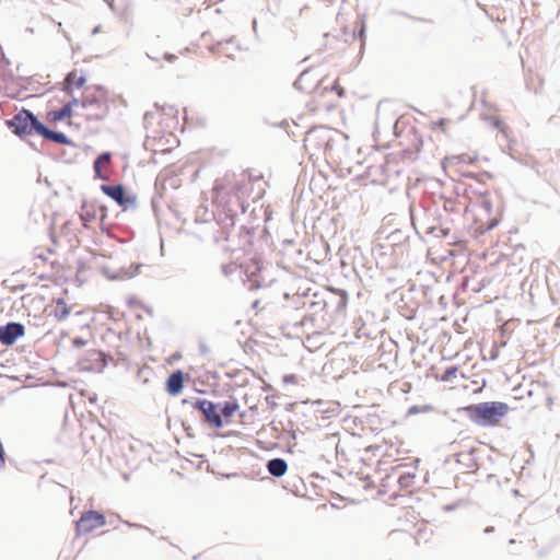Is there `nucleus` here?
I'll list each match as a JSON object with an SVG mask.
<instances>
[{"instance_id": "obj_38", "label": "nucleus", "mask_w": 560, "mask_h": 560, "mask_svg": "<svg viewBox=\"0 0 560 560\" xmlns=\"http://www.w3.org/2000/svg\"><path fill=\"white\" fill-rule=\"evenodd\" d=\"M94 171V177L102 180L108 179V174L104 173L102 170H93Z\"/></svg>"}, {"instance_id": "obj_32", "label": "nucleus", "mask_w": 560, "mask_h": 560, "mask_svg": "<svg viewBox=\"0 0 560 560\" xmlns=\"http://www.w3.org/2000/svg\"><path fill=\"white\" fill-rule=\"evenodd\" d=\"M155 118V113L154 112H145L144 115H143V125L145 128L149 127V125L151 124V121Z\"/></svg>"}, {"instance_id": "obj_13", "label": "nucleus", "mask_w": 560, "mask_h": 560, "mask_svg": "<svg viewBox=\"0 0 560 560\" xmlns=\"http://www.w3.org/2000/svg\"><path fill=\"white\" fill-rule=\"evenodd\" d=\"M142 267H144L143 264H131L128 268H120L119 271L115 275H108V278L112 280L130 279L138 275Z\"/></svg>"}, {"instance_id": "obj_9", "label": "nucleus", "mask_w": 560, "mask_h": 560, "mask_svg": "<svg viewBox=\"0 0 560 560\" xmlns=\"http://www.w3.org/2000/svg\"><path fill=\"white\" fill-rule=\"evenodd\" d=\"M81 106L83 108H93L94 113L88 115V119L101 120L106 114V106L102 101L94 95H84L81 98Z\"/></svg>"}, {"instance_id": "obj_28", "label": "nucleus", "mask_w": 560, "mask_h": 560, "mask_svg": "<svg viewBox=\"0 0 560 560\" xmlns=\"http://www.w3.org/2000/svg\"><path fill=\"white\" fill-rule=\"evenodd\" d=\"M431 409H432V407H431V406H429V405H424V406H422V407L415 405V406H411V407L408 409V415H417V413H419V412H421V411H429V410H431Z\"/></svg>"}, {"instance_id": "obj_55", "label": "nucleus", "mask_w": 560, "mask_h": 560, "mask_svg": "<svg viewBox=\"0 0 560 560\" xmlns=\"http://www.w3.org/2000/svg\"><path fill=\"white\" fill-rule=\"evenodd\" d=\"M100 30H101V26H100V25L95 26V27L93 28V31H92V34H93V35L97 34V33L100 32Z\"/></svg>"}, {"instance_id": "obj_45", "label": "nucleus", "mask_w": 560, "mask_h": 560, "mask_svg": "<svg viewBox=\"0 0 560 560\" xmlns=\"http://www.w3.org/2000/svg\"><path fill=\"white\" fill-rule=\"evenodd\" d=\"M222 43H223V40H220V42L215 43L214 45H212L210 47V51L213 52V54L218 52L219 51V47L222 45Z\"/></svg>"}, {"instance_id": "obj_17", "label": "nucleus", "mask_w": 560, "mask_h": 560, "mask_svg": "<svg viewBox=\"0 0 560 560\" xmlns=\"http://www.w3.org/2000/svg\"><path fill=\"white\" fill-rule=\"evenodd\" d=\"M86 82L85 75L77 77L74 71L69 72L66 75L65 83H66V92H71V86L74 85L75 88L80 89L82 88Z\"/></svg>"}, {"instance_id": "obj_44", "label": "nucleus", "mask_w": 560, "mask_h": 560, "mask_svg": "<svg viewBox=\"0 0 560 560\" xmlns=\"http://www.w3.org/2000/svg\"><path fill=\"white\" fill-rule=\"evenodd\" d=\"M164 59L168 62H173L177 59V57L174 54L166 52L164 54Z\"/></svg>"}, {"instance_id": "obj_59", "label": "nucleus", "mask_w": 560, "mask_h": 560, "mask_svg": "<svg viewBox=\"0 0 560 560\" xmlns=\"http://www.w3.org/2000/svg\"><path fill=\"white\" fill-rule=\"evenodd\" d=\"M180 357H182V355H180V353H178V352H177V353H175V354L173 355V358H174V359H179Z\"/></svg>"}, {"instance_id": "obj_19", "label": "nucleus", "mask_w": 560, "mask_h": 560, "mask_svg": "<svg viewBox=\"0 0 560 560\" xmlns=\"http://www.w3.org/2000/svg\"><path fill=\"white\" fill-rule=\"evenodd\" d=\"M416 475L413 472H404L398 477L400 489H410L413 486Z\"/></svg>"}, {"instance_id": "obj_11", "label": "nucleus", "mask_w": 560, "mask_h": 560, "mask_svg": "<svg viewBox=\"0 0 560 560\" xmlns=\"http://www.w3.org/2000/svg\"><path fill=\"white\" fill-rule=\"evenodd\" d=\"M40 137L45 140H48V141H51V142H55L58 144L73 145L72 140L67 135H65L61 131L51 130L46 125L44 126Z\"/></svg>"}, {"instance_id": "obj_41", "label": "nucleus", "mask_w": 560, "mask_h": 560, "mask_svg": "<svg viewBox=\"0 0 560 560\" xmlns=\"http://www.w3.org/2000/svg\"><path fill=\"white\" fill-rule=\"evenodd\" d=\"M124 523H125L127 526H129V527L144 528V526H142V525H140V524L130 523V522H128V521H125ZM145 529H147L151 535H153V534H154V532H153L151 528L145 527Z\"/></svg>"}, {"instance_id": "obj_46", "label": "nucleus", "mask_w": 560, "mask_h": 560, "mask_svg": "<svg viewBox=\"0 0 560 560\" xmlns=\"http://www.w3.org/2000/svg\"><path fill=\"white\" fill-rule=\"evenodd\" d=\"M446 121L447 120L445 118H440L438 121L433 122L434 128L435 127L442 128L446 124Z\"/></svg>"}, {"instance_id": "obj_15", "label": "nucleus", "mask_w": 560, "mask_h": 560, "mask_svg": "<svg viewBox=\"0 0 560 560\" xmlns=\"http://www.w3.org/2000/svg\"><path fill=\"white\" fill-rule=\"evenodd\" d=\"M56 307L52 312L54 317L58 322L65 320L71 313V308L67 305L65 299L58 298L56 301Z\"/></svg>"}, {"instance_id": "obj_23", "label": "nucleus", "mask_w": 560, "mask_h": 560, "mask_svg": "<svg viewBox=\"0 0 560 560\" xmlns=\"http://www.w3.org/2000/svg\"><path fill=\"white\" fill-rule=\"evenodd\" d=\"M392 14H396V15H400V16H404L406 19H409L411 21H418V22H422V23H429V24H432L433 23V20L431 19H425V18H417V16H413L409 13H406V12H402V11H396V10H393L390 12Z\"/></svg>"}, {"instance_id": "obj_1", "label": "nucleus", "mask_w": 560, "mask_h": 560, "mask_svg": "<svg viewBox=\"0 0 560 560\" xmlns=\"http://www.w3.org/2000/svg\"><path fill=\"white\" fill-rule=\"evenodd\" d=\"M214 189L219 192L226 190L229 200L218 212V221L223 229L234 228L236 217L244 214L248 202L247 199H258L264 194L260 175H253L249 171H243L240 174H226L223 183H215Z\"/></svg>"}, {"instance_id": "obj_5", "label": "nucleus", "mask_w": 560, "mask_h": 560, "mask_svg": "<svg viewBox=\"0 0 560 560\" xmlns=\"http://www.w3.org/2000/svg\"><path fill=\"white\" fill-rule=\"evenodd\" d=\"M183 405H191L194 409L200 411L203 415V421L209 423L215 429H221L224 425L222 416L219 413L218 408L220 404H215L211 400L197 398L195 401H190L185 398L182 400Z\"/></svg>"}, {"instance_id": "obj_22", "label": "nucleus", "mask_w": 560, "mask_h": 560, "mask_svg": "<svg viewBox=\"0 0 560 560\" xmlns=\"http://www.w3.org/2000/svg\"><path fill=\"white\" fill-rule=\"evenodd\" d=\"M458 372V368L455 365L447 366L444 372L440 376L441 382H451L453 378L456 377Z\"/></svg>"}, {"instance_id": "obj_31", "label": "nucleus", "mask_w": 560, "mask_h": 560, "mask_svg": "<svg viewBox=\"0 0 560 560\" xmlns=\"http://www.w3.org/2000/svg\"><path fill=\"white\" fill-rule=\"evenodd\" d=\"M480 207L485 210V212L490 215L492 212V203L488 198H482L480 201Z\"/></svg>"}, {"instance_id": "obj_56", "label": "nucleus", "mask_w": 560, "mask_h": 560, "mask_svg": "<svg viewBox=\"0 0 560 560\" xmlns=\"http://www.w3.org/2000/svg\"><path fill=\"white\" fill-rule=\"evenodd\" d=\"M253 31L255 33L257 32V21L256 20L253 21Z\"/></svg>"}, {"instance_id": "obj_26", "label": "nucleus", "mask_w": 560, "mask_h": 560, "mask_svg": "<svg viewBox=\"0 0 560 560\" xmlns=\"http://www.w3.org/2000/svg\"><path fill=\"white\" fill-rule=\"evenodd\" d=\"M249 282H250V284H249L250 289L264 288L267 285L262 276H257V277L250 279Z\"/></svg>"}, {"instance_id": "obj_10", "label": "nucleus", "mask_w": 560, "mask_h": 560, "mask_svg": "<svg viewBox=\"0 0 560 560\" xmlns=\"http://www.w3.org/2000/svg\"><path fill=\"white\" fill-rule=\"evenodd\" d=\"M185 373L182 370L172 372L165 382V389L171 396H177L184 388Z\"/></svg>"}, {"instance_id": "obj_30", "label": "nucleus", "mask_w": 560, "mask_h": 560, "mask_svg": "<svg viewBox=\"0 0 560 560\" xmlns=\"http://www.w3.org/2000/svg\"><path fill=\"white\" fill-rule=\"evenodd\" d=\"M308 71L307 70H304L300 75L299 78L294 81L293 85L295 89L298 90H301V91H304L305 89L303 88L302 85V82L304 80V78L307 75Z\"/></svg>"}, {"instance_id": "obj_58", "label": "nucleus", "mask_w": 560, "mask_h": 560, "mask_svg": "<svg viewBox=\"0 0 560 560\" xmlns=\"http://www.w3.org/2000/svg\"><path fill=\"white\" fill-rule=\"evenodd\" d=\"M145 56H147L149 59H151V60H155V61H158V59H156V58L152 57V56H151V55H149L148 52L145 54Z\"/></svg>"}, {"instance_id": "obj_60", "label": "nucleus", "mask_w": 560, "mask_h": 560, "mask_svg": "<svg viewBox=\"0 0 560 560\" xmlns=\"http://www.w3.org/2000/svg\"><path fill=\"white\" fill-rule=\"evenodd\" d=\"M258 303H259V301H258V300H256V301L254 302V304H253V307H258Z\"/></svg>"}, {"instance_id": "obj_57", "label": "nucleus", "mask_w": 560, "mask_h": 560, "mask_svg": "<svg viewBox=\"0 0 560 560\" xmlns=\"http://www.w3.org/2000/svg\"><path fill=\"white\" fill-rule=\"evenodd\" d=\"M233 39H234V37H233V36H231V37L226 38V39L224 40V43H228V44H229V43H232V42H233Z\"/></svg>"}, {"instance_id": "obj_7", "label": "nucleus", "mask_w": 560, "mask_h": 560, "mask_svg": "<svg viewBox=\"0 0 560 560\" xmlns=\"http://www.w3.org/2000/svg\"><path fill=\"white\" fill-rule=\"evenodd\" d=\"M106 524L104 514L89 510L81 514L80 518L75 522V529L78 534H88L92 530L102 527Z\"/></svg>"}, {"instance_id": "obj_27", "label": "nucleus", "mask_w": 560, "mask_h": 560, "mask_svg": "<svg viewBox=\"0 0 560 560\" xmlns=\"http://www.w3.org/2000/svg\"><path fill=\"white\" fill-rule=\"evenodd\" d=\"M110 160H112V153L106 151V152H102V153H100V154L95 158V160H94V161H95V162H98V163H101V164L103 165V164H107V163H109V162H110Z\"/></svg>"}, {"instance_id": "obj_39", "label": "nucleus", "mask_w": 560, "mask_h": 560, "mask_svg": "<svg viewBox=\"0 0 560 560\" xmlns=\"http://www.w3.org/2000/svg\"><path fill=\"white\" fill-rule=\"evenodd\" d=\"M331 90L336 91L339 97H342L345 95V89L341 88L337 82L332 84Z\"/></svg>"}, {"instance_id": "obj_51", "label": "nucleus", "mask_w": 560, "mask_h": 560, "mask_svg": "<svg viewBox=\"0 0 560 560\" xmlns=\"http://www.w3.org/2000/svg\"><path fill=\"white\" fill-rule=\"evenodd\" d=\"M93 170H102V164L93 161Z\"/></svg>"}, {"instance_id": "obj_6", "label": "nucleus", "mask_w": 560, "mask_h": 560, "mask_svg": "<svg viewBox=\"0 0 560 560\" xmlns=\"http://www.w3.org/2000/svg\"><path fill=\"white\" fill-rule=\"evenodd\" d=\"M101 190L108 197H110L119 207L122 209L136 208L137 197L136 195H127L124 185H107L103 184Z\"/></svg>"}, {"instance_id": "obj_48", "label": "nucleus", "mask_w": 560, "mask_h": 560, "mask_svg": "<svg viewBox=\"0 0 560 560\" xmlns=\"http://www.w3.org/2000/svg\"><path fill=\"white\" fill-rule=\"evenodd\" d=\"M494 530H495V529H494V527H493V526H488V527H486V528L483 529V533H485L486 535H488V534H492Z\"/></svg>"}, {"instance_id": "obj_20", "label": "nucleus", "mask_w": 560, "mask_h": 560, "mask_svg": "<svg viewBox=\"0 0 560 560\" xmlns=\"http://www.w3.org/2000/svg\"><path fill=\"white\" fill-rule=\"evenodd\" d=\"M329 306V302L326 300L312 301L308 304L311 315H318Z\"/></svg>"}, {"instance_id": "obj_25", "label": "nucleus", "mask_w": 560, "mask_h": 560, "mask_svg": "<svg viewBox=\"0 0 560 560\" xmlns=\"http://www.w3.org/2000/svg\"><path fill=\"white\" fill-rule=\"evenodd\" d=\"M348 302V294L346 291H341V294L338 296L337 303H336V311L339 312L343 310Z\"/></svg>"}, {"instance_id": "obj_47", "label": "nucleus", "mask_w": 560, "mask_h": 560, "mask_svg": "<svg viewBox=\"0 0 560 560\" xmlns=\"http://www.w3.org/2000/svg\"><path fill=\"white\" fill-rule=\"evenodd\" d=\"M450 234V229L442 226V231H440V237H447Z\"/></svg>"}, {"instance_id": "obj_21", "label": "nucleus", "mask_w": 560, "mask_h": 560, "mask_svg": "<svg viewBox=\"0 0 560 560\" xmlns=\"http://www.w3.org/2000/svg\"><path fill=\"white\" fill-rule=\"evenodd\" d=\"M351 37H352V39H357V38L360 39V42H361L360 48L362 50L365 46V24H364L363 20L360 22V27L358 30H354L351 33Z\"/></svg>"}, {"instance_id": "obj_61", "label": "nucleus", "mask_w": 560, "mask_h": 560, "mask_svg": "<svg viewBox=\"0 0 560 560\" xmlns=\"http://www.w3.org/2000/svg\"><path fill=\"white\" fill-rule=\"evenodd\" d=\"M104 1L107 2L110 8L113 7L109 0H104Z\"/></svg>"}, {"instance_id": "obj_43", "label": "nucleus", "mask_w": 560, "mask_h": 560, "mask_svg": "<svg viewBox=\"0 0 560 560\" xmlns=\"http://www.w3.org/2000/svg\"><path fill=\"white\" fill-rule=\"evenodd\" d=\"M66 105H70V108L72 109L73 106L81 105V100H79L77 97H72V100L70 102L66 103Z\"/></svg>"}, {"instance_id": "obj_53", "label": "nucleus", "mask_w": 560, "mask_h": 560, "mask_svg": "<svg viewBox=\"0 0 560 560\" xmlns=\"http://www.w3.org/2000/svg\"><path fill=\"white\" fill-rule=\"evenodd\" d=\"M455 509V505L454 504H448V505H445L444 506V510L445 511H453Z\"/></svg>"}, {"instance_id": "obj_62", "label": "nucleus", "mask_w": 560, "mask_h": 560, "mask_svg": "<svg viewBox=\"0 0 560 560\" xmlns=\"http://www.w3.org/2000/svg\"><path fill=\"white\" fill-rule=\"evenodd\" d=\"M558 512H560V508L558 509Z\"/></svg>"}, {"instance_id": "obj_40", "label": "nucleus", "mask_w": 560, "mask_h": 560, "mask_svg": "<svg viewBox=\"0 0 560 560\" xmlns=\"http://www.w3.org/2000/svg\"><path fill=\"white\" fill-rule=\"evenodd\" d=\"M94 218H95L94 212L85 211L84 213L81 214V219L84 222H89V221L93 220Z\"/></svg>"}, {"instance_id": "obj_24", "label": "nucleus", "mask_w": 560, "mask_h": 560, "mask_svg": "<svg viewBox=\"0 0 560 560\" xmlns=\"http://www.w3.org/2000/svg\"><path fill=\"white\" fill-rule=\"evenodd\" d=\"M443 209L447 212H459L457 200L451 198L444 200Z\"/></svg>"}, {"instance_id": "obj_18", "label": "nucleus", "mask_w": 560, "mask_h": 560, "mask_svg": "<svg viewBox=\"0 0 560 560\" xmlns=\"http://www.w3.org/2000/svg\"><path fill=\"white\" fill-rule=\"evenodd\" d=\"M476 448H471L468 452H460L457 454V462L465 465L467 468H471L476 465V458L474 456Z\"/></svg>"}, {"instance_id": "obj_2", "label": "nucleus", "mask_w": 560, "mask_h": 560, "mask_svg": "<svg viewBox=\"0 0 560 560\" xmlns=\"http://www.w3.org/2000/svg\"><path fill=\"white\" fill-rule=\"evenodd\" d=\"M463 411L471 422L479 427H494L508 413L509 406L502 401H483L467 405Z\"/></svg>"}, {"instance_id": "obj_50", "label": "nucleus", "mask_w": 560, "mask_h": 560, "mask_svg": "<svg viewBox=\"0 0 560 560\" xmlns=\"http://www.w3.org/2000/svg\"><path fill=\"white\" fill-rule=\"evenodd\" d=\"M460 160H462L463 162H469V163H472V161H474V160H472V159H470V156H468V155H462V156H460Z\"/></svg>"}, {"instance_id": "obj_12", "label": "nucleus", "mask_w": 560, "mask_h": 560, "mask_svg": "<svg viewBox=\"0 0 560 560\" xmlns=\"http://www.w3.org/2000/svg\"><path fill=\"white\" fill-rule=\"evenodd\" d=\"M266 467L268 472L276 478L284 476L285 472L288 471V463L285 462V459L281 457H275L269 459L267 462Z\"/></svg>"}, {"instance_id": "obj_8", "label": "nucleus", "mask_w": 560, "mask_h": 560, "mask_svg": "<svg viewBox=\"0 0 560 560\" xmlns=\"http://www.w3.org/2000/svg\"><path fill=\"white\" fill-rule=\"evenodd\" d=\"M25 327L19 322H8L0 326V342L3 346H12L15 341L23 337Z\"/></svg>"}, {"instance_id": "obj_33", "label": "nucleus", "mask_w": 560, "mask_h": 560, "mask_svg": "<svg viewBox=\"0 0 560 560\" xmlns=\"http://www.w3.org/2000/svg\"><path fill=\"white\" fill-rule=\"evenodd\" d=\"M499 222H500V220L498 218L489 219L487 225L485 226V229H482V232H488V231L493 230L495 226H498Z\"/></svg>"}, {"instance_id": "obj_52", "label": "nucleus", "mask_w": 560, "mask_h": 560, "mask_svg": "<svg viewBox=\"0 0 560 560\" xmlns=\"http://www.w3.org/2000/svg\"><path fill=\"white\" fill-rule=\"evenodd\" d=\"M494 126H495V128L500 129L501 131H504V129H503L502 124H501V121H500V120H497V121L494 122Z\"/></svg>"}, {"instance_id": "obj_35", "label": "nucleus", "mask_w": 560, "mask_h": 560, "mask_svg": "<svg viewBox=\"0 0 560 560\" xmlns=\"http://www.w3.org/2000/svg\"><path fill=\"white\" fill-rule=\"evenodd\" d=\"M306 302L303 301V298L300 296V295H296L294 299H293V305L292 307L295 308V310H299L301 306H305Z\"/></svg>"}, {"instance_id": "obj_16", "label": "nucleus", "mask_w": 560, "mask_h": 560, "mask_svg": "<svg viewBox=\"0 0 560 560\" xmlns=\"http://www.w3.org/2000/svg\"><path fill=\"white\" fill-rule=\"evenodd\" d=\"M220 411L219 413L222 416V420L229 421L230 418L240 408V405L236 399L224 401L223 404H220Z\"/></svg>"}, {"instance_id": "obj_54", "label": "nucleus", "mask_w": 560, "mask_h": 560, "mask_svg": "<svg viewBox=\"0 0 560 560\" xmlns=\"http://www.w3.org/2000/svg\"><path fill=\"white\" fill-rule=\"evenodd\" d=\"M266 401H267L268 405H271V408L277 406V404L272 402V400H270L269 397H266Z\"/></svg>"}, {"instance_id": "obj_29", "label": "nucleus", "mask_w": 560, "mask_h": 560, "mask_svg": "<svg viewBox=\"0 0 560 560\" xmlns=\"http://www.w3.org/2000/svg\"><path fill=\"white\" fill-rule=\"evenodd\" d=\"M94 355L96 357V359H94V360L100 361L102 363V368L107 366V364H108V355L107 354H105L102 351H95Z\"/></svg>"}, {"instance_id": "obj_42", "label": "nucleus", "mask_w": 560, "mask_h": 560, "mask_svg": "<svg viewBox=\"0 0 560 560\" xmlns=\"http://www.w3.org/2000/svg\"><path fill=\"white\" fill-rule=\"evenodd\" d=\"M199 352H200V354H202V355H207V354L209 353V347L207 346V343H206V342L201 341V342L199 343Z\"/></svg>"}, {"instance_id": "obj_14", "label": "nucleus", "mask_w": 560, "mask_h": 560, "mask_svg": "<svg viewBox=\"0 0 560 560\" xmlns=\"http://www.w3.org/2000/svg\"><path fill=\"white\" fill-rule=\"evenodd\" d=\"M72 115L73 109L70 108V105L65 104L61 108L49 112L47 117L50 122H58L66 118H70Z\"/></svg>"}, {"instance_id": "obj_4", "label": "nucleus", "mask_w": 560, "mask_h": 560, "mask_svg": "<svg viewBox=\"0 0 560 560\" xmlns=\"http://www.w3.org/2000/svg\"><path fill=\"white\" fill-rule=\"evenodd\" d=\"M342 135L337 130L326 126H316L311 128L305 135V147L323 150L325 155L330 154L337 141L341 140Z\"/></svg>"}, {"instance_id": "obj_34", "label": "nucleus", "mask_w": 560, "mask_h": 560, "mask_svg": "<svg viewBox=\"0 0 560 560\" xmlns=\"http://www.w3.org/2000/svg\"><path fill=\"white\" fill-rule=\"evenodd\" d=\"M440 231H442V225H430L427 228V233L435 237H440Z\"/></svg>"}, {"instance_id": "obj_49", "label": "nucleus", "mask_w": 560, "mask_h": 560, "mask_svg": "<svg viewBox=\"0 0 560 560\" xmlns=\"http://www.w3.org/2000/svg\"><path fill=\"white\" fill-rule=\"evenodd\" d=\"M26 288V284H20L13 288V292L23 291Z\"/></svg>"}, {"instance_id": "obj_36", "label": "nucleus", "mask_w": 560, "mask_h": 560, "mask_svg": "<svg viewBox=\"0 0 560 560\" xmlns=\"http://www.w3.org/2000/svg\"><path fill=\"white\" fill-rule=\"evenodd\" d=\"M86 345V340L83 339L82 337H75L72 339V346L74 348H82Z\"/></svg>"}, {"instance_id": "obj_37", "label": "nucleus", "mask_w": 560, "mask_h": 560, "mask_svg": "<svg viewBox=\"0 0 560 560\" xmlns=\"http://www.w3.org/2000/svg\"><path fill=\"white\" fill-rule=\"evenodd\" d=\"M296 375L295 374H285L282 377V381L284 384H295L296 383Z\"/></svg>"}, {"instance_id": "obj_3", "label": "nucleus", "mask_w": 560, "mask_h": 560, "mask_svg": "<svg viewBox=\"0 0 560 560\" xmlns=\"http://www.w3.org/2000/svg\"><path fill=\"white\" fill-rule=\"evenodd\" d=\"M7 127L19 138L26 136H39L45 124L30 109L22 108L12 118L5 120Z\"/></svg>"}]
</instances>
